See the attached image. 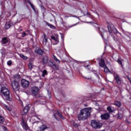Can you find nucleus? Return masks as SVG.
<instances>
[{
  "label": "nucleus",
  "instance_id": "obj_37",
  "mask_svg": "<svg viewBox=\"0 0 131 131\" xmlns=\"http://www.w3.org/2000/svg\"><path fill=\"white\" fill-rule=\"evenodd\" d=\"M117 62H118L119 64H120V65H121V66H122V62H121L120 59H118Z\"/></svg>",
  "mask_w": 131,
  "mask_h": 131
},
{
  "label": "nucleus",
  "instance_id": "obj_19",
  "mask_svg": "<svg viewBox=\"0 0 131 131\" xmlns=\"http://www.w3.org/2000/svg\"><path fill=\"white\" fill-rule=\"evenodd\" d=\"M56 115H58V116H59V117L61 118V117L63 116V115H62V114L59 113L58 112H57V113H56L55 114H54V117L56 119H57V117L56 116Z\"/></svg>",
  "mask_w": 131,
  "mask_h": 131
},
{
  "label": "nucleus",
  "instance_id": "obj_15",
  "mask_svg": "<svg viewBox=\"0 0 131 131\" xmlns=\"http://www.w3.org/2000/svg\"><path fill=\"white\" fill-rule=\"evenodd\" d=\"M48 62H49V57L47 56H44L42 58L43 64H47Z\"/></svg>",
  "mask_w": 131,
  "mask_h": 131
},
{
  "label": "nucleus",
  "instance_id": "obj_32",
  "mask_svg": "<svg viewBox=\"0 0 131 131\" xmlns=\"http://www.w3.org/2000/svg\"><path fill=\"white\" fill-rule=\"evenodd\" d=\"M4 106L8 110V111H12V108L11 107L8 106V105L4 104Z\"/></svg>",
  "mask_w": 131,
  "mask_h": 131
},
{
  "label": "nucleus",
  "instance_id": "obj_7",
  "mask_svg": "<svg viewBox=\"0 0 131 131\" xmlns=\"http://www.w3.org/2000/svg\"><path fill=\"white\" fill-rule=\"evenodd\" d=\"M114 78L115 80H116L118 84H121V78H120V76H119V75L115 74Z\"/></svg>",
  "mask_w": 131,
  "mask_h": 131
},
{
  "label": "nucleus",
  "instance_id": "obj_25",
  "mask_svg": "<svg viewBox=\"0 0 131 131\" xmlns=\"http://www.w3.org/2000/svg\"><path fill=\"white\" fill-rule=\"evenodd\" d=\"M53 58H54V59L55 60V61H56L57 62V63H58V64H60L61 61H60V60H59V59H58V58H57L56 56L53 55Z\"/></svg>",
  "mask_w": 131,
  "mask_h": 131
},
{
  "label": "nucleus",
  "instance_id": "obj_13",
  "mask_svg": "<svg viewBox=\"0 0 131 131\" xmlns=\"http://www.w3.org/2000/svg\"><path fill=\"white\" fill-rule=\"evenodd\" d=\"M29 110V106H26L24 108L23 111L22 112V113H21L22 115H25V114H26L28 112Z\"/></svg>",
  "mask_w": 131,
  "mask_h": 131
},
{
  "label": "nucleus",
  "instance_id": "obj_10",
  "mask_svg": "<svg viewBox=\"0 0 131 131\" xmlns=\"http://www.w3.org/2000/svg\"><path fill=\"white\" fill-rule=\"evenodd\" d=\"M51 39H53V40H54L56 43H55V45H57V43H59V36H58V35L55 36H51Z\"/></svg>",
  "mask_w": 131,
  "mask_h": 131
},
{
  "label": "nucleus",
  "instance_id": "obj_14",
  "mask_svg": "<svg viewBox=\"0 0 131 131\" xmlns=\"http://www.w3.org/2000/svg\"><path fill=\"white\" fill-rule=\"evenodd\" d=\"M12 26V23H6L5 25V29L8 30L9 29V28H11V27Z\"/></svg>",
  "mask_w": 131,
  "mask_h": 131
},
{
  "label": "nucleus",
  "instance_id": "obj_21",
  "mask_svg": "<svg viewBox=\"0 0 131 131\" xmlns=\"http://www.w3.org/2000/svg\"><path fill=\"white\" fill-rule=\"evenodd\" d=\"M19 56L20 58H21V59H23V60H27L28 59V57H27V56H25V55L22 54H19Z\"/></svg>",
  "mask_w": 131,
  "mask_h": 131
},
{
  "label": "nucleus",
  "instance_id": "obj_11",
  "mask_svg": "<svg viewBox=\"0 0 131 131\" xmlns=\"http://www.w3.org/2000/svg\"><path fill=\"white\" fill-rule=\"evenodd\" d=\"M42 42L43 46H47V45L48 44V37H47V36H46V34H44L43 35V40Z\"/></svg>",
  "mask_w": 131,
  "mask_h": 131
},
{
  "label": "nucleus",
  "instance_id": "obj_47",
  "mask_svg": "<svg viewBox=\"0 0 131 131\" xmlns=\"http://www.w3.org/2000/svg\"><path fill=\"white\" fill-rule=\"evenodd\" d=\"M76 25H74L73 26H72L71 27H73V26H75Z\"/></svg>",
  "mask_w": 131,
  "mask_h": 131
},
{
  "label": "nucleus",
  "instance_id": "obj_17",
  "mask_svg": "<svg viewBox=\"0 0 131 131\" xmlns=\"http://www.w3.org/2000/svg\"><path fill=\"white\" fill-rule=\"evenodd\" d=\"M35 53L38 54V55H41V54H42V50L39 48H37L35 50Z\"/></svg>",
  "mask_w": 131,
  "mask_h": 131
},
{
  "label": "nucleus",
  "instance_id": "obj_24",
  "mask_svg": "<svg viewBox=\"0 0 131 131\" xmlns=\"http://www.w3.org/2000/svg\"><path fill=\"white\" fill-rule=\"evenodd\" d=\"M104 72H105V73H108V72H109L110 73H111V71L109 70V69H108V67H104Z\"/></svg>",
  "mask_w": 131,
  "mask_h": 131
},
{
  "label": "nucleus",
  "instance_id": "obj_1",
  "mask_svg": "<svg viewBox=\"0 0 131 131\" xmlns=\"http://www.w3.org/2000/svg\"><path fill=\"white\" fill-rule=\"evenodd\" d=\"M92 108L88 107L85 108L81 110L79 114L78 115V120H85L88 119V117H90L91 115V111Z\"/></svg>",
  "mask_w": 131,
  "mask_h": 131
},
{
  "label": "nucleus",
  "instance_id": "obj_16",
  "mask_svg": "<svg viewBox=\"0 0 131 131\" xmlns=\"http://www.w3.org/2000/svg\"><path fill=\"white\" fill-rule=\"evenodd\" d=\"M107 110L110 113H113L115 111V108H112L111 106H109L107 107Z\"/></svg>",
  "mask_w": 131,
  "mask_h": 131
},
{
  "label": "nucleus",
  "instance_id": "obj_44",
  "mask_svg": "<svg viewBox=\"0 0 131 131\" xmlns=\"http://www.w3.org/2000/svg\"><path fill=\"white\" fill-rule=\"evenodd\" d=\"M56 117H57V119H56L58 120V117H59V115H56Z\"/></svg>",
  "mask_w": 131,
  "mask_h": 131
},
{
  "label": "nucleus",
  "instance_id": "obj_42",
  "mask_svg": "<svg viewBox=\"0 0 131 131\" xmlns=\"http://www.w3.org/2000/svg\"><path fill=\"white\" fill-rule=\"evenodd\" d=\"M41 9L42 10H45V7L43 6H41Z\"/></svg>",
  "mask_w": 131,
  "mask_h": 131
},
{
  "label": "nucleus",
  "instance_id": "obj_41",
  "mask_svg": "<svg viewBox=\"0 0 131 131\" xmlns=\"http://www.w3.org/2000/svg\"><path fill=\"white\" fill-rule=\"evenodd\" d=\"M114 32H115V33H117V30H116V29H114Z\"/></svg>",
  "mask_w": 131,
  "mask_h": 131
},
{
  "label": "nucleus",
  "instance_id": "obj_30",
  "mask_svg": "<svg viewBox=\"0 0 131 131\" xmlns=\"http://www.w3.org/2000/svg\"><path fill=\"white\" fill-rule=\"evenodd\" d=\"M54 63H53V61H50L48 63V65L49 66H50V67H51V68L53 67V66H54Z\"/></svg>",
  "mask_w": 131,
  "mask_h": 131
},
{
  "label": "nucleus",
  "instance_id": "obj_39",
  "mask_svg": "<svg viewBox=\"0 0 131 131\" xmlns=\"http://www.w3.org/2000/svg\"><path fill=\"white\" fill-rule=\"evenodd\" d=\"M3 129L5 131H9V130H8V129H7V127H6V126H3Z\"/></svg>",
  "mask_w": 131,
  "mask_h": 131
},
{
  "label": "nucleus",
  "instance_id": "obj_46",
  "mask_svg": "<svg viewBox=\"0 0 131 131\" xmlns=\"http://www.w3.org/2000/svg\"><path fill=\"white\" fill-rule=\"evenodd\" d=\"M61 119H64V117L62 116L61 118Z\"/></svg>",
  "mask_w": 131,
  "mask_h": 131
},
{
  "label": "nucleus",
  "instance_id": "obj_2",
  "mask_svg": "<svg viewBox=\"0 0 131 131\" xmlns=\"http://www.w3.org/2000/svg\"><path fill=\"white\" fill-rule=\"evenodd\" d=\"M1 92L3 95H4V99L7 101H11L12 99L10 97V91L9 89L6 88V86H3L1 88Z\"/></svg>",
  "mask_w": 131,
  "mask_h": 131
},
{
  "label": "nucleus",
  "instance_id": "obj_33",
  "mask_svg": "<svg viewBox=\"0 0 131 131\" xmlns=\"http://www.w3.org/2000/svg\"><path fill=\"white\" fill-rule=\"evenodd\" d=\"M123 117V116L122 115V114L119 113L118 114V118H119V119H121V118H122Z\"/></svg>",
  "mask_w": 131,
  "mask_h": 131
},
{
  "label": "nucleus",
  "instance_id": "obj_4",
  "mask_svg": "<svg viewBox=\"0 0 131 131\" xmlns=\"http://www.w3.org/2000/svg\"><path fill=\"white\" fill-rule=\"evenodd\" d=\"M91 126L94 128H100L101 124H100V122H97L96 120H92L91 121Z\"/></svg>",
  "mask_w": 131,
  "mask_h": 131
},
{
  "label": "nucleus",
  "instance_id": "obj_8",
  "mask_svg": "<svg viewBox=\"0 0 131 131\" xmlns=\"http://www.w3.org/2000/svg\"><path fill=\"white\" fill-rule=\"evenodd\" d=\"M21 125L25 130H28L29 129V127L28 125H27V123L24 121V120H22Z\"/></svg>",
  "mask_w": 131,
  "mask_h": 131
},
{
  "label": "nucleus",
  "instance_id": "obj_26",
  "mask_svg": "<svg viewBox=\"0 0 131 131\" xmlns=\"http://www.w3.org/2000/svg\"><path fill=\"white\" fill-rule=\"evenodd\" d=\"M28 66H29V69H30V70H31V69H32V68L33 67V63H32V62H30L28 64Z\"/></svg>",
  "mask_w": 131,
  "mask_h": 131
},
{
  "label": "nucleus",
  "instance_id": "obj_36",
  "mask_svg": "<svg viewBox=\"0 0 131 131\" xmlns=\"http://www.w3.org/2000/svg\"><path fill=\"white\" fill-rule=\"evenodd\" d=\"M7 65H8L9 66H11V65H12V61L9 60L8 61H7Z\"/></svg>",
  "mask_w": 131,
  "mask_h": 131
},
{
  "label": "nucleus",
  "instance_id": "obj_38",
  "mask_svg": "<svg viewBox=\"0 0 131 131\" xmlns=\"http://www.w3.org/2000/svg\"><path fill=\"white\" fill-rule=\"evenodd\" d=\"M30 6L31 8L33 9V10H35V8H34V6L33 4H30Z\"/></svg>",
  "mask_w": 131,
  "mask_h": 131
},
{
  "label": "nucleus",
  "instance_id": "obj_40",
  "mask_svg": "<svg viewBox=\"0 0 131 131\" xmlns=\"http://www.w3.org/2000/svg\"><path fill=\"white\" fill-rule=\"evenodd\" d=\"M26 35V32H24V33H23V37H25Z\"/></svg>",
  "mask_w": 131,
  "mask_h": 131
},
{
  "label": "nucleus",
  "instance_id": "obj_48",
  "mask_svg": "<svg viewBox=\"0 0 131 131\" xmlns=\"http://www.w3.org/2000/svg\"><path fill=\"white\" fill-rule=\"evenodd\" d=\"M111 107H112V108H114V107H113V106H111Z\"/></svg>",
  "mask_w": 131,
  "mask_h": 131
},
{
  "label": "nucleus",
  "instance_id": "obj_43",
  "mask_svg": "<svg viewBox=\"0 0 131 131\" xmlns=\"http://www.w3.org/2000/svg\"><path fill=\"white\" fill-rule=\"evenodd\" d=\"M74 126L77 127V126H78V125L77 124H75V125H74Z\"/></svg>",
  "mask_w": 131,
  "mask_h": 131
},
{
  "label": "nucleus",
  "instance_id": "obj_29",
  "mask_svg": "<svg viewBox=\"0 0 131 131\" xmlns=\"http://www.w3.org/2000/svg\"><path fill=\"white\" fill-rule=\"evenodd\" d=\"M108 30L109 32H110V33H111L112 32V30H113V29L111 27V25H108L107 27Z\"/></svg>",
  "mask_w": 131,
  "mask_h": 131
},
{
  "label": "nucleus",
  "instance_id": "obj_6",
  "mask_svg": "<svg viewBox=\"0 0 131 131\" xmlns=\"http://www.w3.org/2000/svg\"><path fill=\"white\" fill-rule=\"evenodd\" d=\"M32 94L33 96H35V97H36V95L38 94V88L35 86L33 87L32 88Z\"/></svg>",
  "mask_w": 131,
  "mask_h": 131
},
{
  "label": "nucleus",
  "instance_id": "obj_22",
  "mask_svg": "<svg viewBox=\"0 0 131 131\" xmlns=\"http://www.w3.org/2000/svg\"><path fill=\"white\" fill-rule=\"evenodd\" d=\"M52 68L54 69V70H58L59 69V66L54 64Z\"/></svg>",
  "mask_w": 131,
  "mask_h": 131
},
{
  "label": "nucleus",
  "instance_id": "obj_31",
  "mask_svg": "<svg viewBox=\"0 0 131 131\" xmlns=\"http://www.w3.org/2000/svg\"><path fill=\"white\" fill-rule=\"evenodd\" d=\"M14 77L15 80H17V79H19V78H20V75L19 74H16L14 76Z\"/></svg>",
  "mask_w": 131,
  "mask_h": 131
},
{
  "label": "nucleus",
  "instance_id": "obj_35",
  "mask_svg": "<svg viewBox=\"0 0 131 131\" xmlns=\"http://www.w3.org/2000/svg\"><path fill=\"white\" fill-rule=\"evenodd\" d=\"M46 128H47V126L46 125H42L40 129L42 130H45V129H46Z\"/></svg>",
  "mask_w": 131,
  "mask_h": 131
},
{
  "label": "nucleus",
  "instance_id": "obj_28",
  "mask_svg": "<svg viewBox=\"0 0 131 131\" xmlns=\"http://www.w3.org/2000/svg\"><path fill=\"white\" fill-rule=\"evenodd\" d=\"M5 122V119H4V117L2 116H0V123H4Z\"/></svg>",
  "mask_w": 131,
  "mask_h": 131
},
{
  "label": "nucleus",
  "instance_id": "obj_9",
  "mask_svg": "<svg viewBox=\"0 0 131 131\" xmlns=\"http://www.w3.org/2000/svg\"><path fill=\"white\" fill-rule=\"evenodd\" d=\"M109 117H110V114H109L108 113L103 114L101 115V119H104L105 120H107Z\"/></svg>",
  "mask_w": 131,
  "mask_h": 131
},
{
  "label": "nucleus",
  "instance_id": "obj_5",
  "mask_svg": "<svg viewBox=\"0 0 131 131\" xmlns=\"http://www.w3.org/2000/svg\"><path fill=\"white\" fill-rule=\"evenodd\" d=\"M21 85L24 89L29 86V81L26 79H23L21 81Z\"/></svg>",
  "mask_w": 131,
  "mask_h": 131
},
{
  "label": "nucleus",
  "instance_id": "obj_18",
  "mask_svg": "<svg viewBox=\"0 0 131 131\" xmlns=\"http://www.w3.org/2000/svg\"><path fill=\"white\" fill-rule=\"evenodd\" d=\"M8 41L9 40L8 39V37H4L2 39V42L4 45H5V43H7Z\"/></svg>",
  "mask_w": 131,
  "mask_h": 131
},
{
  "label": "nucleus",
  "instance_id": "obj_27",
  "mask_svg": "<svg viewBox=\"0 0 131 131\" xmlns=\"http://www.w3.org/2000/svg\"><path fill=\"white\" fill-rule=\"evenodd\" d=\"M46 75H48V72H47V70H45L42 71V76L44 77Z\"/></svg>",
  "mask_w": 131,
  "mask_h": 131
},
{
  "label": "nucleus",
  "instance_id": "obj_34",
  "mask_svg": "<svg viewBox=\"0 0 131 131\" xmlns=\"http://www.w3.org/2000/svg\"><path fill=\"white\" fill-rule=\"evenodd\" d=\"M48 26H49V27H50V28H52V29H54L55 26H54V25H51L50 24H48Z\"/></svg>",
  "mask_w": 131,
  "mask_h": 131
},
{
  "label": "nucleus",
  "instance_id": "obj_12",
  "mask_svg": "<svg viewBox=\"0 0 131 131\" xmlns=\"http://www.w3.org/2000/svg\"><path fill=\"white\" fill-rule=\"evenodd\" d=\"M99 65L100 67H102V68H104L105 67V61L104 59H100L99 62Z\"/></svg>",
  "mask_w": 131,
  "mask_h": 131
},
{
  "label": "nucleus",
  "instance_id": "obj_20",
  "mask_svg": "<svg viewBox=\"0 0 131 131\" xmlns=\"http://www.w3.org/2000/svg\"><path fill=\"white\" fill-rule=\"evenodd\" d=\"M56 115H58V116H59V117L61 118V117L63 116V115H62V114L59 113L58 112H57V113H56L55 114H54V117L56 119H57V117L56 116Z\"/></svg>",
  "mask_w": 131,
  "mask_h": 131
},
{
  "label": "nucleus",
  "instance_id": "obj_45",
  "mask_svg": "<svg viewBox=\"0 0 131 131\" xmlns=\"http://www.w3.org/2000/svg\"><path fill=\"white\" fill-rule=\"evenodd\" d=\"M114 40H115V41H116L117 40V39H116V38H114Z\"/></svg>",
  "mask_w": 131,
  "mask_h": 131
},
{
  "label": "nucleus",
  "instance_id": "obj_3",
  "mask_svg": "<svg viewBox=\"0 0 131 131\" xmlns=\"http://www.w3.org/2000/svg\"><path fill=\"white\" fill-rule=\"evenodd\" d=\"M12 86L14 92H18L20 90V84L16 80L12 81Z\"/></svg>",
  "mask_w": 131,
  "mask_h": 131
},
{
  "label": "nucleus",
  "instance_id": "obj_23",
  "mask_svg": "<svg viewBox=\"0 0 131 131\" xmlns=\"http://www.w3.org/2000/svg\"><path fill=\"white\" fill-rule=\"evenodd\" d=\"M114 105L117 106V107H120V106H121V103L119 101H116L114 103Z\"/></svg>",
  "mask_w": 131,
  "mask_h": 131
}]
</instances>
